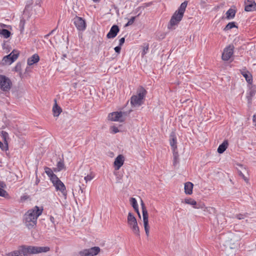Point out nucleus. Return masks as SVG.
<instances>
[{"mask_svg":"<svg viewBox=\"0 0 256 256\" xmlns=\"http://www.w3.org/2000/svg\"><path fill=\"white\" fill-rule=\"evenodd\" d=\"M238 174H239V175L244 179V180L246 182H248V178H247L244 174L240 172V171H239L238 172Z\"/></svg>","mask_w":256,"mask_h":256,"instance_id":"e433bc0d","label":"nucleus"},{"mask_svg":"<svg viewBox=\"0 0 256 256\" xmlns=\"http://www.w3.org/2000/svg\"><path fill=\"white\" fill-rule=\"evenodd\" d=\"M187 4V2H182L178 10L173 14L168 26V28L169 30L175 29V26L181 21L183 18Z\"/></svg>","mask_w":256,"mask_h":256,"instance_id":"7ed1b4c3","label":"nucleus"},{"mask_svg":"<svg viewBox=\"0 0 256 256\" xmlns=\"http://www.w3.org/2000/svg\"><path fill=\"white\" fill-rule=\"evenodd\" d=\"M234 28H237V26L235 24L234 22H229L224 28V30L227 31L230 30Z\"/></svg>","mask_w":256,"mask_h":256,"instance_id":"cd10ccee","label":"nucleus"},{"mask_svg":"<svg viewBox=\"0 0 256 256\" xmlns=\"http://www.w3.org/2000/svg\"><path fill=\"white\" fill-rule=\"evenodd\" d=\"M2 136L4 142H7L6 139L8 138V134L6 132L2 131Z\"/></svg>","mask_w":256,"mask_h":256,"instance_id":"2f4dec72","label":"nucleus"},{"mask_svg":"<svg viewBox=\"0 0 256 256\" xmlns=\"http://www.w3.org/2000/svg\"><path fill=\"white\" fill-rule=\"evenodd\" d=\"M62 110L56 103V100H54V104L52 108V112L54 116H58L62 112Z\"/></svg>","mask_w":256,"mask_h":256,"instance_id":"a211bd4d","label":"nucleus"},{"mask_svg":"<svg viewBox=\"0 0 256 256\" xmlns=\"http://www.w3.org/2000/svg\"><path fill=\"white\" fill-rule=\"evenodd\" d=\"M48 246H29L27 248L22 246L18 250H14L6 254L7 256H28L27 254H38L46 252L50 250Z\"/></svg>","mask_w":256,"mask_h":256,"instance_id":"f03ea898","label":"nucleus"},{"mask_svg":"<svg viewBox=\"0 0 256 256\" xmlns=\"http://www.w3.org/2000/svg\"><path fill=\"white\" fill-rule=\"evenodd\" d=\"M136 19L135 16L132 17L128 21V22L125 24V26H128L132 25Z\"/></svg>","mask_w":256,"mask_h":256,"instance_id":"473e14b6","label":"nucleus"},{"mask_svg":"<svg viewBox=\"0 0 256 256\" xmlns=\"http://www.w3.org/2000/svg\"><path fill=\"white\" fill-rule=\"evenodd\" d=\"M111 130H112V132L114 134H116L119 132V130H118V128L114 126H112Z\"/></svg>","mask_w":256,"mask_h":256,"instance_id":"a19ab883","label":"nucleus"},{"mask_svg":"<svg viewBox=\"0 0 256 256\" xmlns=\"http://www.w3.org/2000/svg\"><path fill=\"white\" fill-rule=\"evenodd\" d=\"M244 10L246 12H252L256 10V3L249 0L245 2Z\"/></svg>","mask_w":256,"mask_h":256,"instance_id":"dca6fc26","label":"nucleus"},{"mask_svg":"<svg viewBox=\"0 0 256 256\" xmlns=\"http://www.w3.org/2000/svg\"><path fill=\"white\" fill-rule=\"evenodd\" d=\"M204 210L209 214H212L214 212L215 209L212 207H205Z\"/></svg>","mask_w":256,"mask_h":256,"instance_id":"c756f323","label":"nucleus"},{"mask_svg":"<svg viewBox=\"0 0 256 256\" xmlns=\"http://www.w3.org/2000/svg\"><path fill=\"white\" fill-rule=\"evenodd\" d=\"M174 162L173 164L175 166L179 162L178 160V154L177 151L173 150Z\"/></svg>","mask_w":256,"mask_h":256,"instance_id":"393cba45","label":"nucleus"},{"mask_svg":"<svg viewBox=\"0 0 256 256\" xmlns=\"http://www.w3.org/2000/svg\"><path fill=\"white\" fill-rule=\"evenodd\" d=\"M228 146V142L226 140L224 141L221 144H220L218 148V152L219 154L223 153Z\"/></svg>","mask_w":256,"mask_h":256,"instance_id":"aec40b11","label":"nucleus"},{"mask_svg":"<svg viewBox=\"0 0 256 256\" xmlns=\"http://www.w3.org/2000/svg\"><path fill=\"white\" fill-rule=\"evenodd\" d=\"M54 186L55 187L56 191H60L62 196L66 199L67 196V191L64 184L57 177L56 174H53L50 178Z\"/></svg>","mask_w":256,"mask_h":256,"instance_id":"423d86ee","label":"nucleus"},{"mask_svg":"<svg viewBox=\"0 0 256 256\" xmlns=\"http://www.w3.org/2000/svg\"><path fill=\"white\" fill-rule=\"evenodd\" d=\"M100 248L98 246H94L88 249H84L78 252L80 256H94L100 252Z\"/></svg>","mask_w":256,"mask_h":256,"instance_id":"9b49d317","label":"nucleus"},{"mask_svg":"<svg viewBox=\"0 0 256 256\" xmlns=\"http://www.w3.org/2000/svg\"><path fill=\"white\" fill-rule=\"evenodd\" d=\"M65 169V166L63 161H59L56 165V168H55V172H60L62 170Z\"/></svg>","mask_w":256,"mask_h":256,"instance_id":"b1692460","label":"nucleus"},{"mask_svg":"<svg viewBox=\"0 0 256 256\" xmlns=\"http://www.w3.org/2000/svg\"><path fill=\"white\" fill-rule=\"evenodd\" d=\"M94 178V174L92 173H90V174H88L85 176L84 179L86 180V182H88Z\"/></svg>","mask_w":256,"mask_h":256,"instance_id":"7c9ffc66","label":"nucleus"},{"mask_svg":"<svg viewBox=\"0 0 256 256\" xmlns=\"http://www.w3.org/2000/svg\"><path fill=\"white\" fill-rule=\"evenodd\" d=\"M242 75L245 78H246V82L249 83V84H251L252 81V75L248 73V72H245V73H244L242 74Z\"/></svg>","mask_w":256,"mask_h":256,"instance_id":"a878e982","label":"nucleus"},{"mask_svg":"<svg viewBox=\"0 0 256 256\" xmlns=\"http://www.w3.org/2000/svg\"><path fill=\"white\" fill-rule=\"evenodd\" d=\"M142 208V216H143V222L144 228L146 232V236H149V230H150V226H148V211L146 209V208L144 206V204L142 201L141 203Z\"/></svg>","mask_w":256,"mask_h":256,"instance_id":"1a4fd4ad","label":"nucleus"},{"mask_svg":"<svg viewBox=\"0 0 256 256\" xmlns=\"http://www.w3.org/2000/svg\"><path fill=\"white\" fill-rule=\"evenodd\" d=\"M148 50V44H146V46H144V47L142 54L143 56L146 54L147 53Z\"/></svg>","mask_w":256,"mask_h":256,"instance_id":"58836bf2","label":"nucleus"},{"mask_svg":"<svg viewBox=\"0 0 256 256\" xmlns=\"http://www.w3.org/2000/svg\"><path fill=\"white\" fill-rule=\"evenodd\" d=\"M236 10L234 9L230 8L226 12V18L230 20L233 18L236 15Z\"/></svg>","mask_w":256,"mask_h":256,"instance_id":"4be33fe9","label":"nucleus"},{"mask_svg":"<svg viewBox=\"0 0 256 256\" xmlns=\"http://www.w3.org/2000/svg\"><path fill=\"white\" fill-rule=\"evenodd\" d=\"M246 217V216L245 214H238L236 216V218H237L238 220H243Z\"/></svg>","mask_w":256,"mask_h":256,"instance_id":"4c0bfd02","label":"nucleus"},{"mask_svg":"<svg viewBox=\"0 0 256 256\" xmlns=\"http://www.w3.org/2000/svg\"><path fill=\"white\" fill-rule=\"evenodd\" d=\"M14 70L16 72H20L22 70V64L20 62L17 63L14 67Z\"/></svg>","mask_w":256,"mask_h":256,"instance_id":"f704fd0d","label":"nucleus"},{"mask_svg":"<svg viewBox=\"0 0 256 256\" xmlns=\"http://www.w3.org/2000/svg\"><path fill=\"white\" fill-rule=\"evenodd\" d=\"M18 55L19 52L14 50L10 54L4 57L2 62L4 64H10L18 58Z\"/></svg>","mask_w":256,"mask_h":256,"instance_id":"9d476101","label":"nucleus"},{"mask_svg":"<svg viewBox=\"0 0 256 256\" xmlns=\"http://www.w3.org/2000/svg\"><path fill=\"white\" fill-rule=\"evenodd\" d=\"M24 24L25 20L24 19L20 20L19 26L21 32L24 30Z\"/></svg>","mask_w":256,"mask_h":256,"instance_id":"72a5a7b5","label":"nucleus"},{"mask_svg":"<svg viewBox=\"0 0 256 256\" xmlns=\"http://www.w3.org/2000/svg\"><path fill=\"white\" fill-rule=\"evenodd\" d=\"M43 208L35 206L33 208L29 210L24 216V222L26 226L31 229L34 228L37 223L38 217L42 212Z\"/></svg>","mask_w":256,"mask_h":256,"instance_id":"f257e3e1","label":"nucleus"},{"mask_svg":"<svg viewBox=\"0 0 256 256\" xmlns=\"http://www.w3.org/2000/svg\"><path fill=\"white\" fill-rule=\"evenodd\" d=\"M10 34L11 33L8 30L4 28H0V35L4 38H7L10 36Z\"/></svg>","mask_w":256,"mask_h":256,"instance_id":"5701e85b","label":"nucleus"},{"mask_svg":"<svg viewBox=\"0 0 256 256\" xmlns=\"http://www.w3.org/2000/svg\"><path fill=\"white\" fill-rule=\"evenodd\" d=\"M193 184L190 182L184 184V192L186 194H191L192 193Z\"/></svg>","mask_w":256,"mask_h":256,"instance_id":"6ab92c4d","label":"nucleus"},{"mask_svg":"<svg viewBox=\"0 0 256 256\" xmlns=\"http://www.w3.org/2000/svg\"><path fill=\"white\" fill-rule=\"evenodd\" d=\"M255 126H256V125H255Z\"/></svg>","mask_w":256,"mask_h":256,"instance_id":"603ef678","label":"nucleus"},{"mask_svg":"<svg viewBox=\"0 0 256 256\" xmlns=\"http://www.w3.org/2000/svg\"><path fill=\"white\" fill-rule=\"evenodd\" d=\"M120 29L117 25H114L112 26L110 32L106 35L108 38H115L118 33L119 32Z\"/></svg>","mask_w":256,"mask_h":256,"instance_id":"4468645a","label":"nucleus"},{"mask_svg":"<svg viewBox=\"0 0 256 256\" xmlns=\"http://www.w3.org/2000/svg\"><path fill=\"white\" fill-rule=\"evenodd\" d=\"M134 210L138 214L139 217L140 218V213L139 210H138V208L137 207L136 209Z\"/></svg>","mask_w":256,"mask_h":256,"instance_id":"de8ad7c7","label":"nucleus"},{"mask_svg":"<svg viewBox=\"0 0 256 256\" xmlns=\"http://www.w3.org/2000/svg\"><path fill=\"white\" fill-rule=\"evenodd\" d=\"M0 26L2 28H6V25L3 24H0Z\"/></svg>","mask_w":256,"mask_h":256,"instance_id":"09e8293b","label":"nucleus"},{"mask_svg":"<svg viewBox=\"0 0 256 256\" xmlns=\"http://www.w3.org/2000/svg\"><path fill=\"white\" fill-rule=\"evenodd\" d=\"M54 31V30H52L50 34H51V33H52V32H53Z\"/></svg>","mask_w":256,"mask_h":256,"instance_id":"3c124183","label":"nucleus"},{"mask_svg":"<svg viewBox=\"0 0 256 256\" xmlns=\"http://www.w3.org/2000/svg\"><path fill=\"white\" fill-rule=\"evenodd\" d=\"M170 146L173 150H176L177 147H176V137H173L172 138V140H170Z\"/></svg>","mask_w":256,"mask_h":256,"instance_id":"bb28decb","label":"nucleus"},{"mask_svg":"<svg viewBox=\"0 0 256 256\" xmlns=\"http://www.w3.org/2000/svg\"><path fill=\"white\" fill-rule=\"evenodd\" d=\"M252 121L256 122V114H254L252 116Z\"/></svg>","mask_w":256,"mask_h":256,"instance_id":"49530a36","label":"nucleus"},{"mask_svg":"<svg viewBox=\"0 0 256 256\" xmlns=\"http://www.w3.org/2000/svg\"><path fill=\"white\" fill-rule=\"evenodd\" d=\"M127 222L128 226L132 231V233L136 236H140V230L138 226L137 220L136 217L132 212H128Z\"/></svg>","mask_w":256,"mask_h":256,"instance_id":"39448f33","label":"nucleus"},{"mask_svg":"<svg viewBox=\"0 0 256 256\" xmlns=\"http://www.w3.org/2000/svg\"><path fill=\"white\" fill-rule=\"evenodd\" d=\"M12 86V81L8 77L0 74V88L2 90L5 92H8Z\"/></svg>","mask_w":256,"mask_h":256,"instance_id":"6e6552de","label":"nucleus"},{"mask_svg":"<svg viewBox=\"0 0 256 256\" xmlns=\"http://www.w3.org/2000/svg\"><path fill=\"white\" fill-rule=\"evenodd\" d=\"M74 23L78 30H84L86 28V22L82 18L76 16L73 19Z\"/></svg>","mask_w":256,"mask_h":256,"instance_id":"ddd939ff","label":"nucleus"},{"mask_svg":"<svg viewBox=\"0 0 256 256\" xmlns=\"http://www.w3.org/2000/svg\"><path fill=\"white\" fill-rule=\"evenodd\" d=\"M40 60V57L38 54H34L28 59L27 63L28 66H32L37 63Z\"/></svg>","mask_w":256,"mask_h":256,"instance_id":"f3484780","label":"nucleus"},{"mask_svg":"<svg viewBox=\"0 0 256 256\" xmlns=\"http://www.w3.org/2000/svg\"><path fill=\"white\" fill-rule=\"evenodd\" d=\"M124 160V156L122 155H118L115 159L114 162V166L116 170H118L123 165Z\"/></svg>","mask_w":256,"mask_h":256,"instance_id":"2eb2a0df","label":"nucleus"},{"mask_svg":"<svg viewBox=\"0 0 256 256\" xmlns=\"http://www.w3.org/2000/svg\"><path fill=\"white\" fill-rule=\"evenodd\" d=\"M78 193L79 194H82L83 193V190L81 186H78Z\"/></svg>","mask_w":256,"mask_h":256,"instance_id":"c03bdc74","label":"nucleus"},{"mask_svg":"<svg viewBox=\"0 0 256 256\" xmlns=\"http://www.w3.org/2000/svg\"><path fill=\"white\" fill-rule=\"evenodd\" d=\"M39 182H40V180H38V179H37V180H36V184H38V183Z\"/></svg>","mask_w":256,"mask_h":256,"instance_id":"8fccbe9b","label":"nucleus"},{"mask_svg":"<svg viewBox=\"0 0 256 256\" xmlns=\"http://www.w3.org/2000/svg\"><path fill=\"white\" fill-rule=\"evenodd\" d=\"M146 94V91L142 87L140 88L137 91V94L131 97L130 104L134 107L140 106L143 104V100Z\"/></svg>","mask_w":256,"mask_h":256,"instance_id":"20e7f679","label":"nucleus"},{"mask_svg":"<svg viewBox=\"0 0 256 256\" xmlns=\"http://www.w3.org/2000/svg\"><path fill=\"white\" fill-rule=\"evenodd\" d=\"M132 110L129 112H113L108 114L109 120L114 122H123L125 120L126 116H128Z\"/></svg>","mask_w":256,"mask_h":256,"instance_id":"0eeeda50","label":"nucleus"},{"mask_svg":"<svg viewBox=\"0 0 256 256\" xmlns=\"http://www.w3.org/2000/svg\"><path fill=\"white\" fill-rule=\"evenodd\" d=\"M48 170H46V174L50 177V178H51L52 176L54 174L52 171L50 170V168H48Z\"/></svg>","mask_w":256,"mask_h":256,"instance_id":"ea45409f","label":"nucleus"},{"mask_svg":"<svg viewBox=\"0 0 256 256\" xmlns=\"http://www.w3.org/2000/svg\"><path fill=\"white\" fill-rule=\"evenodd\" d=\"M120 50H121V46H117L116 47L114 48V50L116 52L119 54L120 52Z\"/></svg>","mask_w":256,"mask_h":256,"instance_id":"37998d69","label":"nucleus"},{"mask_svg":"<svg viewBox=\"0 0 256 256\" xmlns=\"http://www.w3.org/2000/svg\"><path fill=\"white\" fill-rule=\"evenodd\" d=\"M125 38H121L119 40V46H122L124 42Z\"/></svg>","mask_w":256,"mask_h":256,"instance_id":"79ce46f5","label":"nucleus"},{"mask_svg":"<svg viewBox=\"0 0 256 256\" xmlns=\"http://www.w3.org/2000/svg\"><path fill=\"white\" fill-rule=\"evenodd\" d=\"M234 48L233 45H229L224 49L222 56V60L227 61L233 55Z\"/></svg>","mask_w":256,"mask_h":256,"instance_id":"f8f14e48","label":"nucleus"},{"mask_svg":"<svg viewBox=\"0 0 256 256\" xmlns=\"http://www.w3.org/2000/svg\"><path fill=\"white\" fill-rule=\"evenodd\" d=\"M182 202H184L186 204L192 205L195 208H198L199 207L195 206L196 204V202L192 198H188L184 199V201H182Z\"/></svg>","mask_w":256,"mask_h":256,"instance_id":"412c9836","label":"nucleus"},{"mask_svg":"<svg viewBox=\"0 0 256 256\" xmlns=\"http://www.w3.org/2000/svg\"><path fill=\"white\" fill-rule=\"evenodd\" d=\"M50 220L54 224V218L53 216H50Z\"/></svg>","mask_w":256,"mask_h":256,"instance_id":"a18cd8bd","label":"nucleus"},{"mask_svg":"<svg viewBox=\"0 0 256 256\" xmlns=\"http://www.w3.org/2000/svg\"><path fill=\"white\" fill-rule=\"evenodd\" d=\"M8 196V194L7 192L5 190L0 188V196L6 197Z\"/></svg>","mask_w":256,"mask_h":256,"instance_id":"c9c22d12","label":"nucleus"},{"mask_svg":"<svg viewBox=\"0 0 256 256\" xmlns=\"http://www.w3.org/2000/svg\"><path fill=\"white\" fill-rule=\"evenodd\" d=\"M130 201L134 210H136L137 207H138V204L136 198H130Z\"/></svg>","mask_w":256,"mask_h":256,"instance_id":"c85d7f7f","label":"nucleus"}]
</instances>
